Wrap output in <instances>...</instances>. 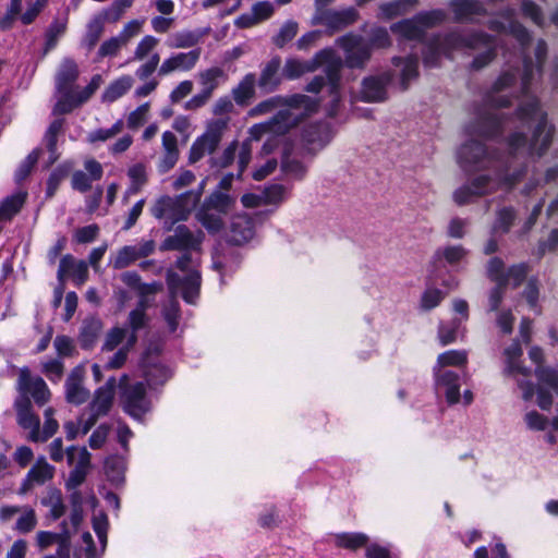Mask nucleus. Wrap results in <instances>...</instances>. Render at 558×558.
<instances>
[{
    "label": "nucleus",
    "mask_w": 558,
    "mask_h": 558,
    "mask_svg": "<svg viewBox=\"0 0 558 558\" xmlns=\"http://www.w3.org/2000/svg\"><path fill=\"white\" fill-rule=\"evenodd\" d=\"M522 348L519 341H513L504 350V374L515 380L519 389L522 391V398L525 401L533 399L536 393V403L542 410H549L553 405V393L558 397V369L543 366V350L533 347L529 351L532 362L537 364L535 376L537 378L536 391L529 380L531 372L522 364Z\"/></svg>",
    "instance_id": "1"
},
{
    "label": "nucleus",
    "mask_w": 558,
    "mask_h": 558,
    "mask_svg": "<svg viewBox=\"0 0 558 558\" xmlns=\"http://www.w3.org/2000/svg\"><path fill=\"white\" fill-rule=\"evenodd\" d=\"M48 4V0H27L26 9L24 12L21 11L20 20L24 25L32 24L40 12Z\"/></svg>",
    "instance_id": "55"
},
{
    "label": "nucleus",
    "mask_w": 558,
    "mask_h": 558,
    "mask_svg": "<svg viewBox=\"0 0 558 558\" xmlns=\"http://www.w3.org/2000/svg\"><path fill=\"white\" fill-rule=\"evenodd\" d=\"M195 78L201 92L184 104V109L190 111L204 107L211 99L215 90L228 81V74L222 68L214 65L199 70Z\"/></svg>",
    "instance_id": "12"
},
{
    "label": "nucleus",
    "mask_w": 558,
    "mask_h": 558,
    "mask_svg": "<svg viewBox=\"0 0 558 558\" xmlns=\"http://www.w3.org/2000/svg\"><path fill=\"white\" fill-rule=\"evenodd\" d=\"M214 211L215 210H211L208 207L202 206L196 214V218L210 233H218L225 226L222 219L223 214Z\"/></svg>",
    "instance_id": "41"
},
{
    "label": "nucleus",
    "mask_w": 558,
    "mask_h": 558,
    "mask_svg": "<svg viewBox=\"0 0 558 558\" xmlns=\"http://www.w3.org/2000/svg\"><path fill=\"white\" fill-rule=\"evenodd\" d=\"M256 77L253 73L246 74L231 90L233 100L239 106H247L255 96Z\"/></svg>",
    "instance_id": "34"
},
{
    "label": "nucleus",
    "mask_w": 558,
    "mask_h": 558,
    "mask_svg": "<svg viewBox=\"0 0 558 558\" xmlns=\"http://www.w3.org/2000/svg\"><path fill=\"white\" fill-rule=\"evenodd\" d=\"M85 369L83 366L74 367L65 380V399L69 403L80 405L87 401L89 391L84 387Z\"/></svg>",
    "instance_id": "24"
},
{
    "label": "nucleus",
    "mask_w": 558,
    "mask_h": 558,
    "mask_svg": "<svg viewBox=\"0 0 558 558\" xmlns=\"http://www.w3.org/2000/svg\"><path fill=\"white\" fill-rule=\"evenodd\" d=\"M105 469L111 481L119 483L125 470V463L122 458L111 457L106 460Z\"/></svg>",
    "instance_id": "64"
},
{
    "label": "nucleus",
    "mask_w": 558,
    "mask_h": 558,
    "mask_svg": "<svg viewBox=\"0 0 558 558\" xmlns=\"http://www.w3.org/2000/svg\"><path fill=\"white\" fill-rule=\"evenodd\" d=\"M26 196L25 192H19L7 197L0 205V220H8L16 215L25 203Z\"/></svg>",
    "instance_id": "45"
},
{
    "label": "nucleus",
    "mask_w": 558,
    "mask_h": 558,
    "mask_svg": "<svg viewBox=\"0 0 558 558\" xmlns=\"http://www.w3.org/2000/svg\"><path fill=\"white\" fill-rule=\"evenodd\" d=\"M500 126V120L495 113L490 111H480L477 113L476 122L470 125L471 135L493 136L496 134Z\"/></svg>",
    "instance_id": "33"
},
{
    "label": "nucleus",
    "mask_w": 558,
    "mask_h": 558,
    "mask_svg": "<svg viewBox=\"0 0 558 558\" xmlns=\"http://www.w3.org/2000/svg\"><path fill=\"white\" fill-rule=\"evenodd\" d=\"M336 546L350 550L359 549L368 542V536L364 533H340L333 536Z\"/></svg>",
    "instance_id": "46"
},
{
    "label": "nucleus",
    "mask_w": 558,
    "mask_h": 558,
    "mask_svg": "<svg viewBox=\"0 0 558 558\" xmlns=\"http://www.w3.org/2000/svg\"><path fill=\"white\" fill-rule=\"evenodd\" d=\"M299 31V24L294 21H287L279 29V33L272 38L274 44L282 48L291 41Z\"/></svg>",
    "instance_id": "57"
},
{
    "label": "nucleus",
    "mask_w": 558,
    "mask_h": 558,
    "mask_svg": "<svg viewBox=\"0 0 558 558\" xmlns=\"http://www.w3.org/2000/svg\"><path fill=\"white\" fill-rule=\"evenodd\" d=\"M159 40L158 38L146 35L144 36L137 44L134 50V60L143 61L145 58H147L158 46Z\"/></svg>",
    "instance_id": "58"
},
{
    "label": "nucleus",
    "mask_w": 558,
    "mask_h": 558,
    "mask_svg": "<svg viewBox=\"0 0 558 558\" xmlns=\"http://www.w3.org/2000/svg\"><path fill=\"white\" fill-rule=\"evenodd\" d=\"M496 177L487 174L475 177L470 183L462 185L453 193V199L458 205H465L474 198L490 194L499 189H510L517 181L518 174H510L509 165L506 163L500 171L492 170Z\"/></svg>",
    "instance_id": "8"
},
{
    "label": "nucleus",
    "mask_w": 558,
    "mask_h": 558,
    "mask_svg": "<svg viewBox=\"0 0 558 558\" xmlns=\"http://www.w3.org/2000/svg\"><path fill=\"white\" fill-rule=\"evenodd\" d=\"M533 70L532 62L525 60L523 71L513 68L502 71L486 98V105L489 108L506 107L510 97H518L519 93L526 95Z\"/></svg>",
    "instance_id": "7"
},
{
    "label": "nucleus",
    "mask_w": 558,
    "mask_h": 558,
    "mask_svg": "<svg viewBox=\"0 0 558 558\" xmlns=\"http://www.w3.org/2000/svg\"><path fill=\"white\" fill-rule=\"evenodd\" d=\"M128 175L131 179V193H137L147 182L146 167L143 163H136L129 168Z\"/></svg>",
    "instance_id": "56"
},
{
    "label": "nucleus",
    "mask_w": 558,
    "mask_h": 558,
    "mask_svg": "<svg viewBox=\"0 0 558 558\" xmlns=\"http://www.w3.org/2000/svg\"><path fill=\"white\" fill-rule=\"evenodd\" d=\"M417 3L418 0H395L392 2L381 3L379 7V15L391 19L405 13L409 8H413Z\"/></svg>",
    "instance_id": "50"
},
{
    "label": "nucleus",
    "mask_w": 558,
    "mask_h": 558,
    "mask_svg": "<svg viewBox=\"0 0 558 558\" xmlns=\"http://www.w3.org/2000/svg\"><path fill=\"white\" fill-rule=\"evenodd\" d=\"M116 386V378L111 377L102 387L95 391L94 399L89 404V410L92 413H94L96 416H102L109 412L113 403Z\"/></svg>",
    "instance_id": "30"
},
{
    "label": "nucleus",
    "mask_w": 558,
    "mask_h": 558,
    "mask_svg": "<svg viewBox=\"0 0 558 558\" xmlns=\"http://www.w3.org/2000/svg\"><path fill=\"white\" fill-rule=\"evenodd\" d=\"M128 376L123 375L119 386L123 389L122 402L124 410L134 418H141L149 410V401L146 398L143 384L128 386Z\"/></svg>",
    "instance_id": "13"
},
{
    "label": "nucleus",
    "mask_w": 558,
    "mask_h": 558,
    "mask_svg": "<svg viewBox=\"0 0 558 558\" xmlns=\"http://www.w3.org/2000/svg\"><path fill=\"white\" fill-rule=\"evenodd\" d=\"M148 306L149 302L147 300H140L137 307L129 315V324L133 330L128 338L129 347H132L136 342L137 338L135 332L143 328L147 323L146 310Z\"/></svg>",
    "instance_id": "38"
},
{
    "label": "nucleus",
    "mask_w": 558,
    "mask_h": 558,
    "mask_svg": "<svg viewBox=\"0 0 558 558\" xmlns=\"http://www.w3.org/2000/svg\"><path fill=\"white\" fill-rule=\"evenodd\" d=\"M54 410L52 408H47L45 410V423L44 427L39 429V438L36 442H44L48 438H50L59 428V424L57 420H54Z\"/></svg>",
    "instance_id": "61"
},
{
    "label": "nucleus",
    "mask_w": 558,
    "mask_h": 558,
    "mask_svg": "<svg viewBox=\"0 0 558 558\" xmlns=\"http://www.w3.org/2000/svg\"><path fill=\"white\" fill-rule=\"evenodd\" d=\"M199 202V193H183L175 197L162 196L151 207L157 219H165L169 226L186 220Z\"/></svg>",
    "instance_id": "9"
},
{
    "label": "nucleus",
    "mask_w": 558,
    "mask_h": 558,
    "mask_svg": "<svg viewBox=\"0 0 558 558\" xmlns=\"http://www.w3.org/2000/svg\"><path fill=\"white\" fill-rule=\"evenodd\" d=\"M342 59L332 49H324L315 54L308 61H301L299 59H288L283 66L282 73L286 77L294 80L301 75L313 72L319 66L325 68V72L329 82V89L332 96V105L339 101L338 83L339 72L342 68Z\"/></svg>",
    "instance_id": "6"
},
{
    "label": "nucleus",
    "mask_w": 558,
    "mask_h": 558,
    "mask_svg": "<svg viewBox=\"0 0 558 558\" xmlns=\"http://www.w3.org/2000/svg\"><path fill=\"white\" fill-rule=\"evenodd\" d=\"M123 126V122L119 120L109 129L95 130L87 135V142L94 144L96 142H106L111 140L122 132Z\"/></svg>",
    "instance_id": "54"
},
{
    "label": "nucleus",
    "mask_w": 558,
    "mask_h": 558,
    "mask_svg": "<svg viewBox=\"0 0 558 558\" xmlns=\"http://www.w3.org/2000/svg\"><path fill=\"white\" fill-rule=\"evenodd\" d=\"M331 133L327 125H311L303 131L301 148L313 157L329 143Z\"/></svg>",
    "instance_id": "25"
},
{
    "label": "nucleus",
    "mask_w": 558,
    "mask_h": 558,
    "mask_svg": "<svg viewBox=\"0 0 558 558\" xmlns=\"http://www.w3.org/2000/svg\"><path fill=\"white\" fill-rule=\"evenodd\" d=\"M357 11L353 8L343 10H327L316 13L314 24L325 25L331 33L340 31L357 20Z\"/></svg>",
    "instance_id": "22"
},
{
    "label": "nucleus",
    "mask_w": 558,
    "mask_h": 558,
    "mask_svg": "<svg viewBox=\"0 0 558 558\" xmlns=\"http://www.w3.org/2000/svg\"><path fill=\"white\" fill-rule=\"evenodd\" d=\"M255 235V228L252 218L247 215H238L233 217L231 221L229 240L236 244L241 245L250 240H252Z\"/></svg>",
    "instance_id": "32"
},
{
    "label": "nucleus",
    "mask_w": 558,
    "mask_h": 558,
    "mask_svg": "<svg viewBox=\"0 0 558 558\" xmlns=\"http://www.w3.org/2000/svg\"><path fill=\"white\" fill-rule=\"evenodd\" d=\"M53 474L54 468L45 458H39L23 480L19 494L25 495L34 486L44 485L53 477Z\"/></svg>",
    "instance_id": "27"
},
{
    "label": "nucleus",
    "mask_w": 558,
    "mask_h": 558,
    "mask_svg": "<svg viewBox=\"0 0 558 558\" xmlns=\"http://www.w3.org/2000/svg\"><path fill=\"white\" fill-rule=\"evenodd\" d=\"M279 60H272L265 66L258 81V84L262 88L272 90L277 87V85L279 84V81L277 78V72L279 70Z\"/></svg>",
    "instance_id": "53"
},
{
    "label": "nucleus",
    "mask_w": 558,
    "mask_h": 558,
    "mask_svg": "<svg viewBox=\"0 0 558 558\" xmlns=\"http://www.w3.org/2000/svg\"><path fill=\"white\" fill-rule=\"evenodd\" d=\"M15 409L19 425L28 430V439L37 441L39 438V418L32 411L28 397H21L15 401Z\"/></svg>",
    "instance_id": "26"
},
{
    "label": "nucleus",
    "mask_w": 558,
    "mask_h": 558,
    "mask_svg": "<svg viewBox=\"0 0 558 558\" xmlns=\"http://www.w3.org/2000/svg\"><path fill=\"white\" fill-rule=\"evenodd\" d=\"M307 155L302 148L295 147L292 143H284L281 156L282 171L298 180H302L307 172V165L299 159V156Z\"/></svg>",
    "instance_id": "23"
},
{
    "label": "nucleus",
    "mask_w": 558,
    "mask_h": 558,
    "mask_svg": "<svg viewBox=\"0 0 558 558\" xmlns=\"http://www.w3.org/2000/svg\"><path fill=\"white\" fill-rule=\"evenodd\" d=\"M65 277H72L77 286H82L88 279V266L84 260H77L72 255H65L61 258L58 279L63 282Z\"/></svg>",
    "instance_id": "28"
},
{
    "label": "nucleus",
    "mask_w": 558,
    "mask_h": 558,
    "mask_svg": "<svg viewBox=\"0 0 558 558\" xmlns=\"http://www.w3.org/2000/svg\"><path fill=\"white\" fill-rule=\"evenodd\" d=\"M317 107L316 99L300 94L290 97L276 96L260 101L248 111L250 117L256 118L278 111L269 121L253 125L250 134L254 140H259L266 133H286L302 119L315 112Z\"/></svg>",
    "instance_id": "2"
},
{
    "label": "nucleus",
    "mask_w": 558,
    "mask_h": 558,
    "mask_svg": "<svg viewBox=\"0 0 558 558\" xmlns=\"http://www.w3.org/2000/svg\"><path fill=\"white\" fill-rule=\"evenodd\" d=\"M41 504L49 508L50 514L53 519L61 518L65 512L62 494L59 489H49L43 498Z\"/></svg>",
    "instance_id": "49"
},
{
    "label": "nucleus",
    "mask_w": 558,
    "mask_h": 558,
    "mask_svg": "<svg viewBox=\"0 0 558 558\" xmlns=\"http://www.w3.org/2000/svg\"><path fill=\"white\" fill-rule=\"evenodd\" d=\"M457 22H474L485 9L477 0H451L448 4Z\"/></svg>",
    "instance_id": "29"
},
{
    "label": "nucleus",
    "mask_w": 558,
    "mask_h": 558,
    "mask_svg": "<svg viewBox=\"0 0 558 558\" xmlns=\"http://www.w3.org/2000/svg\"><path fill=\"white\" fill-rule=\"evenodd\" d=\"M468 352L464 350H448L437 356L433 371H451L450 367L465 366Z\"/></svg>",
    "instance_id": "36"
},
{
    "label": "nucleus",
    "mask_w": 558,
    "mask_h": 558,
    "mask_svg": "<svg viewBox=\"0 0 558 558\" xmlns=\"http://www.w3.org/2000/svg\"><path fill=\"white\" fill-rule=\"evenodd\" d=\"M490 27L497 32H509L512 34L522 45L529 39V34L524 27L513 21L511 14L505 16L504 22L493 21Z\"/></svg>",
    "instance_id": "40"
},
{
    "label": "nucleus",
    "mask_w": 558,
    "mask_h": 558,
    "mask_svg": "<svg viewBox=\"0 0 558 558\" xmlns=\"http://www.w3.org/2000/svg\"><path fill=\"white\" fill-rule=\"evenodd\" d=\"M487 274L489 278L498 284V287L490 292L488 300L489 310L496 311L502 299L501 288L507 284H520L526 276V267L524 265H517L505 271L502 260L494 257L488 263Z\"/></svg>",
    "instance_id": "11"
},
{
    "label": "nucleus",
    "mask_w": 558,
    "mask_h": 558,
    "mask_svg": "<svg viewBox=\"0 0 558 558\" xmlns=\"http://www.w3.org/2000/svg\"><path fill=\"white\" fill-rule=\"evenodd\" d=\"M435 389L444 395L447 403L453 405L460 402V375L454 371H433Z\"/></svg>",
    "instance_id": "20"
},
{
    "label": "nucleus",
    "mask_w": 558,
    "mask_h": 558,
    "mask_svg": "<svg viewBox=\"0 0 558 558\" xmlns=\"http://www.w3.org/2000/svg\"><path fill=\"white\" fill-rule=\"evenodd\" d=\"M17 389L22 397L32 396L38 405H44L50 399V390L40 377H33L28 368H22L19 374Z\"/></svg>",
    "instance_id": "17"
},
{
    "label": "nucleus",
    "mask_w": 558,
    "mask_h": 558,
    "mask_svg": "<svg viewBox=\"0 0 558 558\" xmlns=\"http://www.w3.org/2000/svg\"><path fill=\"white\" fill-rule=\"evenodd\" d=\"M134 80L131 75H122L112 81L102 94V100L113 102L124 96L133 86Z\"/></svg>",
    "instance_id": "37"
},
{
    "label": "nucleus",
    "mask_w": 558,
    "mask_h": 558,
    "mask_svg": "<svg viewBox=\"0 0 558 558\" xmlns=\"http://www.w3.org/2000/svg\"><path fill=\"white\" fill-rule=\"evenodd\" d=\"M156 244L153 240H143L134 245H125L118 250L111 257V265L114 269H122L142 257L154 253Z\"/></svg>",
    "instance_id": "19"
},
{
    "label": "nucleus",
    "mask_w": 558,
    "mask_h": 558,
    "mask_svg": "<svg viewBox=\"0 0 558 558\" xmlns=\"http://www.w3.org/2000/svg\"><path fill=\"white\" fill-rule=\"evenodd\" d=\"M460 165L469 170H496L500 171L508 158L504 159L495 153L488 151L478 141H470L461 146L458 153Z\"/></svg>",
    "instance_id": "10"
},
{
    "label": "nucleus",
    "mask_w": 558,
    "mask_h": 558,
    "mask_svg": "<svg viewBox=\"0 0 558 558\" xmlns=\"http://www.w3.org/2000/svg\"><path fill=\"white\" fill-rule=\"evenodd\" d=\"M393 63L397 68L401 69V85L405 89L409 83L417 77V59L415 57H409L407 59L396 58Z\"/></svg>",
    "instance_id": "47"
},
{
    "label": "nucleus",
    "mask_w": 558,
    "mask_h": 558,
    "mask_svg": "<svg viewBox=\"0 0 558 558\" xmlns=\"http://www.w3.org/2000/svg\"><path fill=\"white\" fill-rule=\"evenodd\" d=\"M225 128L226 122L223 121H216L207 128L206 132L199 136L191 146L189 154V160L191 163H195L206 154H211L215 151L221 141Z\"/></svg>",
    "instance_id": "14"
},
{
    "label": "nucleus",
    "mask_w": 558,
    "mask_h": 558,
    "mask_svg": "<svg viewBox=\"0 0 558 558\" xmlns=\"http://www.w3.org/2000/svg\"><path fill=\"white\" fill-rule=\"evenodd\" d=\"M58 100L54 106V112L59 114L69 113L78 107L76 96L72 87L57 89Z\"/></svg>",
    "instance_id": "48"
},
{
    "label": "nucleus",
    "mask_w": 558,
    "mask_h": 558,
    "mask_svg": "<svg viewBox=\"0 0 558 558\" xmlns=\"http://www.w3.org/2000/svg\"><path fill=\"white\" fill-rule=\"evenodd\" d=\"M390 80L391 76L389 73L365 78L361 89L362 99L368 102H376L386 99V86Z\"/></svg>",
    "instance_id": "31"
},
{
    "label": "nucleus",
    "mask_w": 558,
    "mask_h": 558,
    "mask_svg": "<svg viewBox=\"0 0 558 558\" xmlns=\"http://www.w3.org/2000/svg\"><path fill=\"white\" fill-rule=\"evenodd\" d=\"M345 52V63L350 68H362L371 57L369 45L357 35H347L337 40Z\"/></svg>",
    "instance_id": "16"
},
{
    "label": "nucleus",
    "mask_w": 558,
    "mask_h": 558,
    "mask_svg": "<svg viewBox=\"0 0 558 558\" xmlns=\"http://www.w3.org/2000/svg\"><path fill=\"white\" fill-rule=\"evenodd\" d=\"M39 158V150L34 149L32 153L27 155V157L21 162L16 172H15V181L17 183L24 181L29 173L32 172L33 168L37 163Z\"/></svg>",
    "instance_id": "62"
},
{
    "label": "nucleus",
    "mask_w": 558,
    "mask_h": 558,
    "mask_svg": "<svg viewBox=\"0 0 558 558\" xmlns=\"http://www.w3.org/2000/svg\"><path fill=\"white\" fill-rule=\"evenodd\" d=\"M446 16L445 11L442 10H432L417 14L416 21L420 23V26L424 32L426 28L434 27L445 22Z\"/></svg>",
    "instance_id": "59"
},
{
    "label": "nucleus",
    "mask_w": 558,
    "mask_h": 558,
    "mask_svg": "<svg viewBox=\"0 0 558 558\" xmlns=\"http://www.w3.org/2000/svg\"><path fill=\"white\" fill-rule=\"evenodd\" d=\"M202 231L192 232L184 226L177 228L174 234L168 236L161 244L163 251H197L202 244Z\"/></svg>",
    "instance_id": "21"
},
{
    "label": "nucleus",
    "mask_w": 558,
    "mask_h": 558,
    "mask_svg": "<svg viewBox=\"0 0 558 558\" xmlns=\"http://www.w3.org/2000/svg\"><path fill=\"white\" fill-rule=\"evenodd\" d=\"M518 118L529 129L533 128V135L527 141L525 134L515 132L509 138V148L512 154H537L542 155L550 144L551 129L546 123L545 113L538 107L535 98L526 96L520 104Z\"/></svg>",
    "instance_id": "3"
},
{
    "label": "nucleus",
    "mask_w": 558,
    "mask_h": 558,
    "mask_svg": "<svg viewBox=\"0 0 558 558\" xmlns=\"http://www.w3.org/2000/svg\"><path fill=\"white\" fill-rule=\"evenodd\" d=\"M484 48V53L475 57L473 61L474 69H482L488 64L494 57L495 45L489 37L483 34L463 35L457 32L445 36H437L429 43L427 51L424 54V62L428 66H435L438 63V57L450 56L453 51L464 49Z\"/></svg>",
    "instance_id": "5"
},
{
    "label": "nucleus",
    "mask_w": 558,
    "mask_h": 558,
    "mask_svg": "<svg viewBox=\"0 0 558 558\" xmlns=\"http://www.w3.org/2000/svg\"><path fill=\"white\" fill-rule=\"evenodd\" d=\"M106 21H108L107 15L101 12L93 16L87 23L82 43L88 50H92L101 37Z\"/></svg>",
    "instance_id": "35"
},
{
    "label": "nucleus",
    "mask_w": 558,
    "mask_h": 558,
    "mask_svg": "<svg viewBox=\"0 0 558 558\" xmlns=\"http://www.w3.org/2000/svg\"><path fill=\"white\" fill-rule=\"evenodd\" d=\"M101 329L102 324L99 319L94 317L85 319L80 333L82 345L84 348L92 347L101 332Z\"/></svg>",
    "instance_id": "44"
},
{
    "label": "nucleus",
    "mask_w": 558,
    "mask_h": 558,
    "mask_svg": "<svg viewBox=\"0 0 558 558\" xmlns=\"http://www.w3.org/2000/svg\"><path fill=\"white\" fill-rule=\"evenodd\" d=\"M468 252L462 245L446 246L437 250L436 255L439 258H445L447 263L454 265L461 262Z\"/></svg>",
    "instance_id": "60"
},
{
    "label": "nucleus",
    "mask_w": 558,
    "mask_h": 558,
    "mask_svg": "<svg viewBox=\"0 0 558 558\" xmlns=\"http://www.w3.org/2000/svg\"><path fill=\"white\" fill-rule=\"evenodd\" d=\"M391 29L407 39H416L423 35V28L416 21V16L412 20H403L393 24Z\"/></svg>",
    "instance_id": "52"
},
{
    "label": "nucleus",
    "mask_w": 558,
    "mask_h": 558,
    "mask_svg": "<svg viewBox=\"0 0 558 558\" xmlns=\"http://www.w3.org/2000/svg\"><path fill=\"white\" fill-rule=\"evenodd\" d=\"M178 268L184 274L181 278L175 272L169 270L167 274V283L171 294V301L163 310V317L170 331H175L179 324V303L175 298L181 293L185 302L194 304L201 288V275L197 269L198 260L191 255L184 254L177 262Z\"/></svg>",
    "instance_id": "4"
},
{
    "label": "nucleus",
    "mask_w": 558,
    "mask_h": 558,
    "mask_svg": "<svg viewBox=\"0 0 558 558\" xmlns=\"http://www.w3.org/2000/svg\"><path fill=\"white\" fill-rule=\"evenodd\" d=\"M201 54V48H195L187 52L171 53L160 64L158 74L160 76H168L174 72H190L196 66Z\"/></svg>",
    "instance_id": "18"
},
{
    "label": "nucleus",
    "mask_w": 558,
    "mask_h": 558,
    "mask_svg": "<svg viewBox=\"0 0 558 558\" xmlns=\"http://www.w3.org/2000/svg\"><path fill=\"white\" fill-rule=\"evenodd\" d=\"M201 40V36L192 31H182L172 34L168 40L167 46L171 49H187L195 47Z\"/></svg>",
    "instance_id": "43"
},
{
    "label": "nucleus",
    "mask_w": 558,
    "mask_h": 558,
    "mask_svg": "<svg viewBox=\"0 0 558 558\" xmlns=\"http://www.w3.org/2000/svg\"><path fill=\"white\" fill-rule=\"evenodd\" d=\"M515 218L514 211L510 208H502L498 211L496 221L493 226V233H506L509 231Z\"/></svg>",
    "instance_id": "63"
},
{
    "label": "nucleus",
    "mask_w": 558,
    "mask_h": 558,
    "mask_svg": "<svg viewBox=\"0 0 558 558\" xmlns=\"http://www.w3.org/2000/svg\"><path fill=\"white\" fill-rule=\"evenodd\" d=\"M234 205L235 198L222 191L213 192L203 204V206L223 215H227Z\"/></svg>",
    "instance_id": "39"
},
{
    "label": "nucleus",
    "mask_w": 558,
    "mask_h": 558,
    "mask_svg": "<svg viewBox=\"0 0 558 558\" xmlns=\"http://www.w3.org/2000/svg\"><path fill=\"white\" fill-rule=\"evenodd\" d=\"M77 76V64L71 59L63 60L57 74V89L71 87Z\"/></svg>",
    "instance_id": "42"
},
{
    "label": "nucleus",
    "mask_w": 558,
    "mask_h": 558,
    "mask_svg": "<svg viewBox=\"0 0 558 558\" xmlns=\"http://www.w3.org/2000/svg\"><path fill=\"white\" fill-rule=\"evenodd\" d=\"M16 514L19 518L16 520L14 530L19 533L26 534L32 532L37 525V515L35 510L25 505V506H11L3 505L0 507V523L7 524L9 523Z\"/></svg>",
    "instance_id": "15"
},
{
    "label": "nucleus",
    "mask_w": 558,
    "mask_h": 558,
    "mask_svg": "<svg viewBox=\"0 0 558 558\" xmlns=\"http://www.w3.org/2000/svg\"><path fill=\"white\" fill-rule=\"evenodd\" d=\"M68 463L76 469L89 471L90 453L85 447H69L66 449Z\"/></svg>",
    "instance_id": "51"
}]
</instances>
